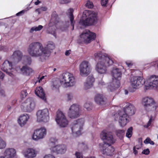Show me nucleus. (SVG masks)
<instances>
[{
  "instance_id": "obj_58",
  "label": "nucleus",
  "mask_w": 158,
  "mask_h": 158,
  "mask_svg": "<svg viewBox=\"0 0 158 158\" xmlns=\"http://www.w3.org/2000/svg\"><path fill=\"white\" fill-rule=\"evenodd\" d=\"M47 8L46 7H42L40 8V11H45L47 10Z\"/></svg>"
},
{
  "instance_id": "obj_60",
  "label": "nucleus",
  "mask_w": 158,
  "mask_h": 158,
  "mask_svg": "<svg viewBox=\"0 0 158 158\" xmlns=\"http://www.w3.org/2000/svg\"><path fill=\"white\" fill-rule=\"evenodd\" d=\"M141 146H140V145H136L134 148H135L137 149H139L141 148Z\"/></svg>"
},
{
  "instance_id": "obj_6",
  "label": "nucleus",
  "mask_w": 158,
  "mask_h": 158,
  "mask_svg": "<svg viewBox=\"0 0 158 158\" xmlns=\"http://www.w3.org/2000/svg\"><path fill=\"white\" fill-rule=\"evenodd\" d=\"M143 103L145 109L148 111L155 110L158 105L154 100L151 98L146 97L143 100Z\"/></svg>"
},
{
  "instance_id": "obj_11",
  "label": "nucleus",
  "mask_w": 158,
  "mask_h": 158,
  "mask_svg": "<svg viewBox=\"0 0 158 158\" xmlns=\"http://www.w3.org/2000/svg\"><path fill=\"white\" fill-rule=\"evenodd\" d=\"M55 120L57 124L60 127H65L68 124V121L64 114L60 110H58L56 112Z\"/></svg>"
},
{
  "instance_id": "obj_32",
  "label": "nucleus",
  "mask_w": 158,
  "mask_h": 158,
  "mask_svg": "<svg viewBox=\"0 0 158 158\" xmlns=\"http://www.w3.org/2000/svg\"><path fill=\"white\" fill-rule=\"evenodd\" d=\"M29 118V116L27 114L21 116L18 120V123L22 127L26 124Z\"/></svg>"
},
{
  "instance_id": "obj_8",
  "label": "nucleus",
  "mask_w": 158,
  "mask_h": 158,
  "mask_svg": "<svg viewBox=\"0 0 158 158\" xmlns=\"http://www.w3.org/2000/svg\"><path fill=\"white\" fill-rule=\"evenodd\" d=\"M146 89L158 87V76L152 75L146 80L145 85Z\"/></svg>"
},
{
  "instance_id": "obj_33",
  "label": "nucleus",
  "mask_w": 158,
  "mask_h": 158,
  "mask_svg": "<svg viewBox=\"0 0 158 158\" xmlns=\"http://www.w3.org/2000/svg\"><path fill=\"white\" fill-rule=\"evenodd\" d=\"M95 60L96 61H98V62H102L105 61L102 60L104 57H109L105 55H103L101 52H97L94 55Z\"/></svg>"
},
{
  "instance_id": "obj_52",
  "label": "nucleus",
  "mask_w": 158,
  "mask_h": 158,
  "mask_svg": "<svg viewBox=\"0 0 158 158\" xmlns=\"http://www.w3.org/2000/svg\"><path fill=\"white\" fill-rule=\"evenodd\" d=\"M70 2V0H62L61 2L63 4H66L69 3Z\"/></svg>"
},
{
  "instance_id": "obj_43",
  "label": "nucleus",
  "mask_w": 158,
  "mask_h": 158,
  "mask_svg": "<svg viewBox=\"0 0 158 158\" xmlns=\"http://www.w3.org/2000/svg\"><path fill=\"white\" fill-rule=\"evenodd\" d=\"M27 93L26 90L24 89L21 91V96L22 98H25L27 95Z\"/></svg>"
},
{
  "instance_id": "obj_20",
  "label": "nucleus",
  "mask_w": 158,
  "mask_h": 158,
  "mask_svg": "<svg viewBox=\"0 0 158 158\" xmlns=\"http://www.w3.org/2000/svg\"><path fill=\"white\" fill-rule=\"evenodd\" d=\"M66 151V146L64 144L58 145L52 148V151L57 154H64L65 153Z\"/></svg>"
},
{
  "instance_id": "obj_15",
  "label": "nucleus",
  "mask_w": 158,
  "mask_h": 158,
  "mask_svg": "<svg viewBox=\"0 0 158 158\" xmlns=\"http://www.w3.org/2000/svg\"><path fill=\"white\" fill-rule=\"evenodd\" d=\"M110 144L104 143L102 144L101 151L103 154L111 156L114 154V149Z\"/></svg>"
},
{
  "instance_id": "obj_55",
  "label": "nucleus",
  "mask_w": 158,
  "mask_h": 158,
  "mask_svg": "<svg viewBox=\"0 0 158 158\" xmlns=\"http://www.w3.org/2000/svg\"><path fill=\"white\" fill-rule=\"evenodd\" d=\"M4 77V74L0 71V78L3 79Z\"/></svg>"
},
{
  "instance_id": "obj_23",
  "label": "nucleus",
  "mask_w": 158,
  "mask_h": 158,
  "mask_svg": "<svg viewBox=\"0 0 158 158\" xmlns=\"http://www.w3.org/2000/svg\"><path fill=\"white\" fill-rule=\"evenodd\" d=\"M16 154L15 150L13 148H8L6 149L4 152L6 158H13Z\"/></svg>"
},
{
  "instance_id": "obj_37",
  "label": "nucleus",
  "mask_w": 158,
  "mask_h": 158,
  "mask_svg": "<svg viewBox=\"0 0 158 158\" xmlns=\"http://www.w3.org/2000/svg\"><path fill=\"white\" fill-rule=\"evenodd\" d=\"M43 27L41 25H39L38 27H32L30 30V32L32 33L34 31H38L40 30Z\"/></svg>"
},
{
  "instance_id": "obj_27",
  "label": "nucleus",
  "mask_w": 158,
  "mask_h": 158,
  "mask_svg": "<svg viewBox=\"0 0 158 158\" xmlns=\"http://www.w3.org/2000/svg\"><path fill=\"white\" fill-rule=\"evenodd\" d=\"M94 101L97 104L101 105H104L106 102V98L100 94H97L95 96Z\"/></svg>"
},
{
  "instance_id": "obj_56",
  "label": "nucleus",
  "mask_w": 158,
  "mask_h": 158,
  "mask_svg": "<svg viewBox=\"0 0 158 158\" xmlns=\"http://www.w3.org/2000/svg\"><path fill=\"white\" fill-rule=\"evenodd\" d=\"M24 12H25V10H23L18 13H17L16 14V15L17 16H19V15H20L21 14H22V13H24Z\"/></svg>"
},
{
  "instance_id": "obj_22",
  "label": "nucleus",
  "mask_w": 158,
  "mask_h": 158,
  "mask_svg": "<svg viewBox=\"0 0 158 158\" xmlns=\"http://www.w3.org/2000/svg\"><path fill=\"white\" fill-rule=\"evenodd\" d=\"M35 93L37 96L39 97L45 102L46 101V98L43 89L41 87L39 86L36 88L35 90Z\"/></svg>"
},
{
  "instance_id": "obj_50",
  "label": "nucleus",
  "mask_w": 158,
  "mask_h": 158,
  "mask_svg": "<svg viewBox=\"0 0 158 158\" xmlns=\"http://www.w3.org/2000/svg\"><path fill=\"white\" fill-rule=\"evenodd\" d=\"M73 98V96L72 94H67V98L68 100H71Z\"/></svg>"
},
{
  "instance_id": "obj_34",
  "label": "nucleus",
  "mask_w": 158,
  "mask_h": 158,
  "mask_svg": "<svg viewBox=\"0 0 158 158\" xmlns=\"http://www.w3.org/2000/svg\"><path fill=\"white\" fill-rule=\"evenodd\" d=\"M59 21L58 15L55 11H53L52 15L50 22L56 24Z\"/></svg>"
},
{
  "instance_id": "obj_51",
  "label": "nucleus",
  "mask_w": 158,
  "mask_h": 158,
  "mask_svg": "<svg viewBox=\"0 0 158 158\" xmlns=\"http://www.w3.org/2000/svg\"><path fill=\"white\" fill-rule=\"evenodd\" d=\"M98 85L100 86H101L105 85V83L102 80H101L98 82Z\"/></svg>"
},
{
  "instance_id": "obj_49",
  "label": "nucleus",
  "mask_w": 158,
  "mask_h": 158,
  "mask_svg": "<svg viewBox=\"0 0 158 158\" xmlns=\"http://www.w3.org/2000/svg\"><path fill=\"white\" fill-rule=\"evenodd\" d=\"M44 158H55L54 156L48 154L47 155H45Z\"/></svg>"
},
{
  "instance_id": "obj_41",
  "label": "nucleus",
  "mask_w": 158,
  "mask_h": 158,
  "mask_svg": "<svg viewBox=\"0 0 158 158\" xmlns=\"http://www.w3.org/2000/svg\"><path fill=\"white\" fill-rule=\"evenodd\" d=\"M84 107L88 110H90L92 109V104L89 103H86L84 105Z\"/></svg>"
},
{
  "instance_id": "obj_45",
  "label": "nucleus",
  "mask_w": 158,
  "mask_h": 158,
  "mask_svg": "<svg viewBox=\"0 0 158 158\" xmlns=\"http://www.w3.org/2000/svg\"><path fill=\"white\" fill-rule=\"evenodd\" d=\"M150 153V151L148 148H147L144 150L142 152V154H145L146 155H148Z\"/></svg>"
},
{
  "instance_id": "obj_47",
  "label": "nucleus",
  "mask_w": 158,
  "mask_h": 158,
  "mask_svg": "<svg viewBox=\"0 0 158 158\" xmlns=\"http://www.w3.org/2000/svg\"><path fill=\"white\" fill-rule=\"evenodd\" d=\"M56 141V139L55 138H51L50 139V143H52V144L54 145Z\"/></svg>"
},
{
  "instance_id": "obj_16",
  "label": "nucleus",
  "mask_w": 158,
  "mask_h": 158,
  "mask_svg": "<svg viewBox=\"0 0 158 158\" xmlns=\"http://www.w3.org/2000/svg\"><path fill=\"white\" fill-rule=\"evenodd\" d=\"M115 116L119 118L118 122L121 126H125L129 121L127 118L129 116L123 111L119 110L118 114Z\"/></svg>"
},
{
  "instance_id": "obj_9",
  "label": "nucleus",
  "mask_w": 158,
  "mask_h": 158,
  "mask_svg": "<svg viewBox=\"0 0 158 158\" xmlns=\"http://www.w3.org/2000/svg\"><path fill=\"white\" fill-rule=\"evenodd\" d=\"M95 33L90 32L88 30H85L81 33L80 37L84 42L88 43L94 40L96 37Z\"/></svg>"
},
{
  "instance_id": "obj_42",
  "label": "nucleus",
  "mask_w": 158,
  "mask_h": 158,
  "mask_svg": "<svg viewBox=\"0 0 158 158\" xmlns=\"http://www.w3.org/2000/svg\"><path fill=\"white\" fill-rule=\"evenodd\" d=\"M85 6L89 8H91L93 7V3L89 1H87V3L85 5Z\"/></svg>"
},
{
  "instance_id": "obj_1",
  "label": "nucleus",
  "mask_w": 158,
  "mask_h": 158,
  "mask_svg": "<svg viewBox=\"0 0 158 158\" xmlns=\"http://www.w3.org/2000/svg\"><path fill=\"white\" fill-rule=\"evenodd\" d=\"M29 54L32 57H40L41 60L46 59L49 56L48 51L43 48L42 45L39 42L30 44L28 48Z\"/></svg>"
},
{
  "instance_id": "obj_62",
  "label": "nucleus",
  "mask_w": 158,
  "mask_h": 158,
  "mask_svg": "<svg viewBox=\"0 0 158 158\" xmlns=\"http://www.w3.org/2000/svg\"><path fill=\"white\" fill-rule=\"evenodd\" d=\"M46 77V76H42V77H41L39 79V82H40L44 78V77Z\"/></svg>"
},
{
  "instance_id": "obj_39",
  "label": "nucleus",
  "mask_w": 158,
  "mask_h": 158,
  "mask_svg": "<svg viewBox=\"0 0 158 158\" xmlns=\"http://www.w3.org/2000/svg\"><path fill=\"white\" fill-rule=\"evenodd\" d=\"M6 146V143L0 137V149L5 148Z\"/></svg>"
},
{
  "instance_id": "obj_59",
  "label": "nucleus",
  "mask_w": 158,
  "mask_h": 158,
  "mask_svg": "<svg viewBox=\"0 0 158 158\" xmlns=\"http://www.w3.org/2000/svg\"><path fill=\"white\" fill-rule=\"evenodd\" d=\"M133 150L134 153L135 155H137L138 153L137 151L136 150V149L135 148H133Z\"/></svg>"
},
{
  "instance_id": "obj_36",
  "label": "nucleus",
  "mask_w": 158,
  "mask_h": 158,
  "mask_svg": "<svg viewBox=\"0 0 158 158\" xmlns=\"http://www.w3.org/2000/svg\"><path fill=\"white\" fill-rule=\"evenodd\" d=\"M125 131L123 130H118L116 131V134L119 138L123 137L125 134Z\"/></svg>"
},
{
  "instance_id": "obj_61",
  "label": "nucleus",
  "mask_w": 158,
  "mask_h": 158,
  "mask_svg": "<svg viewBox=\"0 0 158 158\" xmlns=\"http://www.w3.org/2000/svg\"><path fill=\"white\" fill-rule=\"evenodd\" d=\"M126 64L127 65V66L129 67L132 65V64L131 62L128 63L127 62H126Z\"/></svg>"
},
{
  "instance_id": "obj_19",
  "label": "nucleus",
  "mask_w": 158,
  "mask_h": 158,
  "mask_svg": "<svg viewBox=\"0 0 158 158\" xmlns=\"http://www.w3.org/2000/svg\"><path fill=\"white\" fill-rule=\"evenodd\" d=\"M12 69L11 62L7 60H5L4 62L1 67L2 70L11 77L13 76V74L11 71Z\"/></svg>"
},
{
  "instance_id": "obj_30",
  "label": "nucleus",
  "mask_w": 158,
  "mask_h": 158,
  "mask_svg": "<svg viewBox=\"0 0 158 158\" xmlns=\"http://www.w3.org/2000/svg\"><path fill=\"white\" fill-rule=\"evenodd\" d=\"M73 10L72 8H70L68 10L67 14L69 19L71 26L73 27L72 30L74 29V24H75V21H74V16L73 15Z\"/></svg>"
},
{
  "instance_id": "obj_46",
  "label": "nucleus",
  "mask_w": 158,
  "mask_h": 158,
  "mask_svg": "<svg viewBox=\"0 0 158 158\" xmlns=\"http://www.w3.org/2000/svg\"><path fill=\"white\" fill-rule=\"evenodd\" d=\"M108 0H101V4L102 6H106Z\"/></svg>"
},
{
  "instance_id": "obj_28",
  "label": "nucleus",
  "mask_w": 158,
  "mask_h": 158,
  "mask_svg": "<svg viewBox=\"0 0 158 158\" xmlns=\"http://www.w3.org/2000/svg\"><path fill=\"white\" fill-rule=\"evenodd\" d=\"M20 70L21 73L26 76L29 75L33 72L32 69L27 65L23 66Z\"/></svg>"
},
{
  "instance_id": "obj_48",
  "label": "nucleus",
  "mask_w": 158,
  "mask_h": 158,
  "mask_svg": "<svg viewBox=\"0 0 158 158\" xmlns=\"http://www.w3.org/2000/svg\"><path fill=\"white\" fill-rule=\"evenodd\" d=\"M75 155L77 158H83L82 155L80 152H76L75 153Z\"/></svg>"
},
{
  "instance_id": "obj_44",
  "label": "nucleus",
  "mask_w": 158,
  "mask_h": 158,
  "mask_svg": "<svg viewBox=\"0 0 158 158\" xmlns=\"http://www.w3.org/2000/svg\"><path fill=\"white\" fill-rule=\"evenodd\" d=\"M47 32L48 33L51 34L56 37V34L55 31V30L54 29L53 30H51L49 28L47 31Z\"/></svg>"
},
{
  "instance_id": "obj_3",
  "label": "nucleus",
  "mask_w": 158,
  "mask_h": 158,
  "mask_svg": "<svg viewBox=\"0 0 158 158\" xmlns=\"http://www.w3.org/2000/svg\"><path fill=\"white\" fill-rule=\"evenodd\" d=\"M82 17H87L85 20L81 19L80 20V24L82 25L86 26L94 25L97 22V14L94 11H85L83 14Z\"/></svg>"
},
{
  "instance_id": "obj_57",
  "label": "nucleus",
  "mask_w": 158,
  "mask_h": 158,
  "mask_svg": "<svg viewBox=\"0 0 158 158\" xmlns=\"http://www.w3.org/2000/svg\"><path fill=\"white\" fill-rule=\"evenodd\" d=\"M70 50L66 51L65 53V55L66 56H69L70 54Z\"/></svg>"
},
{
  "instance_id": "obj_21",
  "label": "nucleus",
  "mask_w": 158,
  "mask_h": 158,
  "mask_svg": "<svg viewBox=\"0 0 158 158\" xmlns=\"http://www.w3.org/2000/svg\"><path fill=\"white\" fill-rule=\"evenodd\" d=\"M122 111L128 116H132L135 113V108L132 105L129 104L128 106L127 105Z\"/></svg>"
},
{
  "instance_id": "obj_24",
  "label": "nucleus",
  "mask_w": 158,
  "mask_h": 158,
  "mask_svg": "<svg viewBox=\"0 0 158 158\" xmlns=\"http://www.w3.org/2000/svg\"><path fill=\"white\" fill-rule=\"evenodd\" d=\"M23 154L27 158H33L35 157L36 154L33 149L28 148L23 152Z\"/></svg>"
},
{
  "instance_id": "obj_53",
  "label": "nucleus",
  "mask_w": 158,
  "mask_h": 158,
  "mask_svg": "<svg viewBox=\"0 0 158 158\" xmlns=\"http://www.w3.org/2000/svg\"><path fill=\"white\" fill-rule=\"evenodd\" d=\"M152 120H153V117L152 116H151L150 117V119H149V120L148 122V127L150 126Z\"/></svg>"
},
{
  "instance_id": "obj_29",
  "label": "nucleus",
  "mask_w": 158,
  "mask_h": 158,
  "mask_svg": "<svg viewBox=\"0 0 158 158\" xmlns=\"http://www.w3.org/2000/svg\"><path fill=\"white\" fill-rule=\"evenodd\" d=\"M112 74L114 79L120 80L122 76V72L120 69L118 68L113 69Z\"/></svg>"
},
{
  "instance_id": "obj_54",
  "label": "nucleus",
  "mask_w": 158,
  "mask_h": 158,
  "mask_svg": "<svg viewBox=\"0 0 158 158\" xmlns=\"http://www.w3.org/2000/svg\"><path fill=\"white\" fill-rule=\"evenodd\" d=\"M139 144L140 145V146H141L142 145V139L141 138H139L138 140Z\"/></svg>"
},
{
  "instance_id": "obj_40",
  "label": "nucleus",
  "mask_w": 158,
  "mask_h": 158,
  "mask_svg": "<svg viewBox=\"0 0 158 158\" xmlns=\"http://www.w3.org/2000/svg\"><path fill=\"white\" fill-rule=\"evenodd\" d=\"M144 143L145 144L149 143L152 145H153L155 144L154 142L151 140V139L149 137L147 138L146 139L144 140Z\"/></svg>"
},
{
  "instance_id": "obj_13",
  "label": "nucleus",
  "mask_w": 158,
  "mask_h": 158,
  "mask_svg": "<svg viewBox=\"0 0 158 158\" xmlns=\"http://www.w3.org/2000/svg\"><path fill=\"white\" fill-rule=\"evenodd\" d=\"M37 120L39 122H47L49 118V111L47 109L39 110L36 113Z\"/></svg>"
},
{
  "instance_id": "obj_10",
  "label": "nucleus",
  "mask_w": 158,
  "mask_h": 158,
  "mask_svg": "<svg viewBox=\"0 0 158 158\" xmlns=\"http://www.w3.org/2000/svg\"><path fill=\"white\" fill-rule=\"evenodd\" d=\"M91 67L89 63L87 61H83L79 66L81 75L83 76H86L91 72Z\"/></svg>"
},
{
  "instance_id": "obj_18",
  "label": "nucleus",
  "mask_w": 158,
  "mask_h": 158,
  "mask_svg": "<svg viewBox=\"0 0 158 158\" xmlns=\"http://www.w3.org/2000/svg\"><path fill=\"white\" fill-rule=\"evenodd\" d=\"M46 135V129L44 127H41L34 131L32 138L34 140H37L44 138Z\"/></svg>"
},
{
  "instance_id": "obj_2",
  "label": "nucleus",
  "mask_w": 158,
  "mask_h": 158,
  "mask_svg": "<svg viewBox=\"0 0 158 158\" xmlns=\"http://www.w3.org/2000/svg\"><path fill=\"white\" fill-rule=\"evenodd\" d=\"M63 80L56 79L52 81L51 87L53 89H57L60 85L63 84L65 87L73 86L75 84L76 80L73 75L69 73H63L62 75Z\"/></svg>"
},
{
  "instance_id": "obj_64",
  "label": "nucleus",
  "mask_w": 158,
  "mask_h": 158,
  "mask_svg": "<svg viewBox=\"0 0 158 158\" xmlns=\"http://www.w3.org/2000/svg\"><path fill=\"white\" fill-rule=\"evenodd\" d=\"M1 95L4 96H5L4 92L3 91H2L1 92Z\"/></svg>"
},
{
  "instance_id": "obj_25",
  "label": "nucleus",
  "mask_w": 158,
  "mask_h": 158,
  "mask_svg": "<svg viewBox=\"0 0 158 158\" xmlns=\"http://www.w3.org/2000/svg\"><path fill=\"white\" fill-rule=\"evenodd\" d=\"M94 81V78L91 76H89L87 78L86 82L84 84V88L85 89L91 88L93 85V83Z\"/></svg>"
},
{
  "instance_id": "obj_26",
  "label": "nucleus",
  "mask_w": 158,
  "mask_h": 158,
  "mask_svg": "<svg viewBox=\"0 0 158 158\" xmlns=\"http://www.w3.org/2000/svg\"><path fill=\"white\" fill-rule=\"evenodd\" d=\"M22 53L19 50L15 51L11 56V58L13 59L15 63H17L20 61L22 57Z\"/></svg>"
},
{
  "instance_id": "obj_14",
  "label": "nucleus",
  "mask_w": 158,
  "mask_h": 158,
  "mask_svg": "<svg viewBox=\"0 0 158 158\" xmlns=\"http://www.w3.org/2000/svg\"><path fill=\"white\" fill-rule=\"evenodd\" d=\"M100 137L103 141V143H113L115 142V140L111 132L106 131H102Z\"/></svg>"
},
{
  "instance_id": "obj_4",
  "label": "nucleus",
  "mask_w": 158,
  "mask_h": 158,
  "mask_svg": "<svg viewBox=\"0 0 158 158\" xmlns=\"http://www.w3.org/2000/svg\"><path fill=\"white\" fill-rule=\"evenodd\" d=\"M103 61H105L98 62L96 66V69L100 73H105L106 71V67L112 65L113 63V60L110 57H104Z\"/></svg>"
},
{
  "instance_id": "obj_35",
  "label": "nucleus",
  "mask_w": 158,
  "mask_h": 158,
  "mask_svg": "<svg viewBox=\"0 0 158 158\" xmlns=\"http://www.w3.org/2000/svg\"><path fill=\"white\" fill-rule=\"evenodd\" d=\"M55 46L54 44L52 42H49L46 46L44 48H45L46 50L48 51L49 56L50 54V50H52L55 48Z\"/></svg>"
},
{
  "instance_id": "obj_5",
  "label": "nucleus",
  "mask_w": 158,
  "mask_h": 158,
  "mask_svg": "<svg viewBox=\"0 0 158 158\" xmlns=\"http://www.w3.org/2000/svg\"><path fill=\"white\" fill-rule=\"evenodd\" d=\"M35 107V103L34 99L29 98L22 103L21 108L24 112H31L34 110Z\"/></svg>"
},
{
  "instance_id": "obj_17",
  "label": "nucleus",
  "mask_w": 158,
  "mask_h": 158,
  "mask_svg": "<svg viewBox=\"0 0 158 158\" xmlns=\"http://www.w3.org/2000/svg\"><path fill=\"white\" fill-rule=\"evenodd\" d=\"M145 82L146 81L143 77L139 76L134 77L131 80V86L134 89H136L138 86L144 84L145 85Z\"/></svg>"
},
{
  "instance_id": "obj_31",
  "label": "nucleus",
  "mask_w": 158,
  "mask_h": 158,
  "mask_svg": "<svg viewBox=\"0 0 158 158\" xmlns=\"http://www.w3.org/2000/svg\"><path fill=\"white\" fill-rule=\"evenodd\" d=\"M120 86L119 80L113 79L112 82L110 85V89L111 91L118 88Z\"/></svg>"
},
{
  "instance_id": "obj_63",
  "label": "nucleus",
  "mask_w": 158,
  "mask_h": 158,
  "mask_svg": "<svg viewBox=\"0 0 158 158\" xmlns=\"http://www.w3.org/2000/svg\"><path fill=\"white\" fill-rule=\"evenodd\" d=\"M40 2V1L39 0H38L36 2H35V5H37L39 4Z\"/></svg>"
},
{
  "instance_id": "obj_12",
  "label": "nucleus",
  "mask_w": 158,
  "mask_h": 158,
  "mask_svg": "<svg viewBox=\"0 0 158 158\" xmlns=\"http://www.w3.org/2000/svg\"><path fill=\"white\" fill-rule=\"evenodd\" d=\"M84 123L83 118L78 119L74 121L72 125L71 130L73 133H75L77 135L81 134L80 130L82 128Z\"/></svg>"
},
{
  "instance_id": "obj_7",
  "label": "nucleus",
  "mask_w": 158,
  "mask_h": 158,
  "mask_svg": "<svg viewBox=\"0 0 158 158\" xmlns=\"http://www.w3.org/2000/svg\"><path fill=\"white\" fill-rule=\"evenodd\" d=\"M81 109L79 105L73 104L69 108L68 115L71 118H75L78 117L81 114Z\"/></svg>"
},
{
  "instance_id": "obj_38",
  "label": "nucleus",
  "mask_w": 158,
  "mask_h": 158,
  "mask_svg": "<svg viewBox=\"0 0 158 158\" xmlns=\"http://www.w3.org/2000/svg\"><path fill=\"white\" fill-rule=\"evenodd\" d=\"M132 127H130L127 130L126 134V136L128 138H130L132 136Z\"/></svg>"
}]
</instances>
